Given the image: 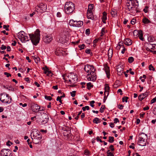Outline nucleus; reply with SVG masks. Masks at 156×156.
<instances>
[{"label": "nucleus", "instance_id": "28", "mask_svg": "<svg viewBox=\"0 0 156 156\" xmlns=\"http://www.w3.org/2000/svg\"><path fill=\"white\" fill-rule=\"evenodd\" d=\"M148 41L149 42H153L155 40V38L151 36H150L148 37Z\"/></svg>", "mask_w": 156, "mask_h": 156}, {"label": "nucleus", "instance_id": "41", "mask_svg": "<svg viewBox=\"0 0 156 156\" xmlns=\"http://www.w3.org/2000/svg\"><path fill=\"white\" fill-rule=\"evenodd\" d=\"M93 5L91 4L89 5L88 6V9L87 10H89V11H92V10L93 9Z\"/></svg>", "mask_w": 156, "mask_h": 156}, {"label": "nucleus", "instance_id": "59", "mask_svg": "<svg viewBox=\"0 0 156 156\" xmlns=\"http://www.w3.org/2000/svg\"><path fill=\"white\" fill-rule=\"evenodd\" d=\"M6 46L3 44L2 45L1 47V48L2 50H5L6 49Z\"/></svg>", "mask_w": 156, "mask_h": 156}, {"label": "nucleus", "instance_id": "62", "mask_svg": "<svg viewBox=\"0 0 156 156\" xmlns=\"http://www.w3.org/2000/svg\"><path fill=\"white\" fill-rule=\"evenodd\" d=\"M57 16L58 17H60L62 15L60 12H58L57 14Z\"/></svg>", "mask_w": 156, "mask_h": 156}, {"label": "nucleus", "instance_id": "18", "mask_svg": "<svg viewBox=\"0 0 156 156\" xmlns=\"http://www.w3.org/2000/svg\"><path fill=\"white\" fill-rule=\"evenodd\" d=\"M83 23L82 21H77L75 20L74 27H80L83 25Z\"/></svg>", "mask_w": 156, "mask_h": 156}, {"label": "nucleus", "instance_id": "64", "mask_svg": "<svg viewBox=\"0 0 156 156\" xmlns=\"http://www.w3.org/2000/svg\"><path fill=\"white\" fill-rule=\"evenodd\" d=\"M153 112L155 115H156V107H155L153 110Z\"/></svg>", "mask_w": 156, "mask_h": 156}, {"label": "nucleus", "instance_id": "1", "mask_svg": "<svg viewBox=\"0 0 156 156\" xmlns=\"http://www.w3.org/2000/svg\"><path fill=\"white\" fill-rule=\"evenodd\" d=\"M40 31L39 29L36 30L34 34H29L30 39L33 44L36 45L39 42L40 40Z\"/></svg>", "mask_w": 156, "mask_h": 156}, {"label": "nucleus", "instance_id": "35", "mask_svg": "<svg viewBox=\"0 0 156 156\" xmlns=\"http://www.w3.org/2000/svg\"><path fill=\"white\" fill-rule=\"evenodd\" d=\"M42 69L44 71V73L45 74L47 73L49 71L48 68L47 66H45V68H43Z\"/></svg>", "mask_w": 156, "mask_h": 156}, {"label": "nucleus", "instance_id": "6", "mask_svg": "<svg viewBox=\"0 0 156 156\" xmlns=\"http://www.w3.org/2000/svg\"><path fill=\"white\" fill-rule=\"evenodd\" d=\"M37 121L39 123L45 124L48 121V117L46 114L43 113V114L39 115L37 116Z\"/></svg>", "mask_w": 156, "mask_h": 156}, {"label": "nucleus", "instance_id": "48", "mask_svg": "<svg viewBox=\"0 0 156 156\" xmlns=\"http://www.w3.org/2000/svg\"><path fill=\"white\" fill-rule=\"evenodd\" d=\"M82 113V111H80L78 113L77 116L75 117V119L76 120H78L79 119V117L80 115Z\"/></svg>", "mask_w": 156, "mask_h": 156}, {"label": "nucleus", "instance_id": "54", "mask_svg": "<svg viewBox=\"0 0 156 156\" xmlns=\"http://www.w3.org/2000/svg\"><path fill=\"white\" fill-rule=\"evenodd\" d=\"M114 123H116L117 122H119V119L117 118H115L114 119Z\"/></svg>", "mask_w": 156, "mask_h": 156}, {"label": "nucleus", "instance_id": "57", "mask_svg": "<svg viewBox=\"0 0 156 156\" xmlns=\"http://www.w3.org/2000/svg\"><path fill=\"white\" fill-rule=\"evenodd\" d=\"M47 75L48 76H52V73L51 72L49 71L47 73Z\"/></svg>", "mask_w": 156, "mask_h": 156}, {"label": "nucleus", "instance_id": "51", "mask_svg": "<svg viewBox=\"0 0 156 156\" xmlns=\"http://www.w3.org/2000/svg\"><path fill=\"white\" fill-rule=\"evenodd\" d=\"M61 98H60L59 96H58L56 100L57 101H59V102L61 103H62V101L61 100Z\"/></svg>", "mask_w": 156, "mask_h": 156}, {"label": "nucleus", "instance_id": "58", "mask_svg": "<svg viewBox=\"0 0 156 156\" xmlns=\"http://www.w3.org/2000/svg\"><path fill=\"white\" fill-rule=\"evenodd\" d=\"M117 93H120V95H122V90H121V89H119L118 91H117Z\"/></svg>", "mask_w": 156, "mask_h": 156}, {"label": "nucleus", "instance_id": "45", "mask_svg": "<svg viewBox=\"0 0 156 156\" xmlns=\"http://www.w3.org/2000/svg\"><path fill=\"white\" fill-rule=\"evenodd\" d=\"M85 45L84 44H83L82 45H79V47L80 48V50H82L84 48Z\"/></svg>", "mask_w": 156, "mask_h": 156}, {"label": "nucleus", "instance_id": "50", "mask_svg": "<svg viewBox=\"0 0 156 156\" xmlns=\"http://www.w3.org/2000/svg\"><path fill=\"white\" fill-rule=\"evenodd\" d=\"M4 74L5 75H6L7 77L11 76V74L7 72H5L4 73Z\"/></svg>", "mask_w": 156, "mask_h": 156}, {"label": "nucleus", "instance_id": "27", "mask_svg": "<svg viewBox=\"0 0 156 156\" xmlns=\"http://www.w3.org/2000/svg\"><path fill=\"white\" fill-rule=\"evenodd\" d=\"M75 22V20H71L69 22V24L70 26L74 27Z\"/></svg>", "mask_w": 156, "mask_h": 156}, {"label": "nucleus", "instance_id": "23", "mask_svg": "<svg viewBox=\"0 0 156 156\" xmlns=\"http://www.w3.org/2000/svg\"><path fill=\"white\" fill-rule=\"evenodd\" d=\"M31 136L32 139L33 140L34 139H35V138L37 136H39V135L38 134L37 132H33L32 133H31Z\"/></svg>", "mask_w": 156, "mask_h": 156}, {"label": "nucleus", "instance_id": "43", "mask_svg": "<svg viewBox=\"0 0 156 156\" xmlns=\"http://www.w3.org/2000/svg\"><path fill=\"white\" fill-rule=\"evenodd\" d=\"M3 27V28L5 29L7 31H9V25H4Z\"/></svg>", "mask_w": 156, "mask_h": 156}, {"label": "nucleus", "instance_id": "47", "mask_svg": "<svg viewBox=\"0 0 156 156\" xmlns=\"http://www.w3.org/2000/svg\"><path fill=\"white\" fill-rule=\"evenodd\" d=\"M39 136V135L37 136L35 138V139L38 141H40L42 139V137L41 136Z\"/></svg>", "mask_w": 156, "mask_h": 156}, {"label": "nucleus", "instance_id": "29", "mask_svg": "<svg viewBox=\"0 0 156 156\" xmlns=\"http://www.w3.org/2000/svg\"><path fill=\"white\" fill-rule=\"evenodd\" d=\"M107 13L105 12H104L103 13V16H102V19H103V20H106L107 19Z\"/></svg>", "mask_w": 156, "mask_h": 156}, {"label": "nucleus", "instance_id": "37", "mask_svg": "<svg viewBox=\"0 0 156 156\" xmlns=\"http://www.w3.org/2000/svg\"><path fill=\"white\" fill-rule=\"evenodd\" d=\"M149 70H152L153 71H154L155 70V68L151 64L149 66Z\"/></svg>", "mask_w": 156, "mask_h": 156}, {"label": "nucleus", "instance_id": "34", "mask_svg": "<svg viewBox=\"0 0 156 156\" xmlns=\"http://www.w3.org/2000/svg\"><path fill=\"white\" fill-rule=\"evenodd\" d=\"M87 87L88 89L89 90L91 87H93V85L91 83H89L87 84Z\"/></svg>", "mask_w": 156, "mask_h": 156}, {"label": "nucleus", "instance_id": "4", "mask_svg": "<svg viewBox=\"0 0 156 156\" xmlns=\"http://www.w3.org/2000/svg\"><path fill=\"white\" fill-rule=\"evenodd\" d=\"M136 3H138L136 0H130L127 3L126 6L129 11L133 12L136 9L137 6Z\"/></svg>", "mask_w": 156, "mask_h": 156}, {"label": "nucleus", "instance_id": "63", "mask_svg": "<svg viewBox=\"0 0 156 156\" xmlns=\"http://www.w3.org/2000/svg\"><path fill=\"white\" fill-rule=\"evenodd\" d=\"M114 154L113 153L111 152L108 153V156H114Z\"/></svg>", "mask_w": 156, "mask_h": 156}, {"label": "nucleus", "instance_id": "11", "mask_svg": "<svg viewBox=\"0 0 156 156\" xmlns=\"http://www.w3.org/2000/svg\"><path fill=\"white\" fill-rule=\"evenodd\" d=\"M43 41L45 43H49L52 39V37L51 35H47L43 38Z\"/></svg>", "mask_w": 156, "mask_h": 156}, {"label": "nucleus", "instance_id": "5", "mask_svg": "<svg viewBox=\"0 0 156 156\" xmlns=\"http://www.w3.org/2000/svg\"><path fill=\"white\" fill-rule=\"evenodd\" d=\"M0 100L3 103L10 104L11 102L12 98L9 94L4 93L0 94Z\"/></svg>", "mask_w": 156, "mask_h": 156}, {"label": "nucleus", "instance_id": "12", "mask_svg": "<svg viewBox=\"0 0 156 156\" xmlns=\"http://www.w3.org/2000/svg\"><path fill=\"white\" fill-rule=\"evenodd\" d=\"M11 152L9 149H3L1 152V156H9Z\"/></svg>", "mask_w": 156, "mask_h": 156}, {"label": "nucleus", "instance_id": "26", "mask_svg": "<svg viewBox=\"0 0 156 156\" xmlns=\"http://www.w3.org/2000/svg\"><path fill=\"white\" fill-rule=\"evenodd\" d=\"M142 21L144 24H147L150 23V21L146 17H144L142 20Z\"/></svg>", "mask_w": 156, "mask_h": 156}, {"label": "nucleus", "instance_id": "19", "mask_svg": "<svg viewBox=\"0 0 156 156\" xmlns=\"http://www.w3.org/2000/svg\"><path fill=\"white\" fill-rule=\"evenodd\" d=\"M65 37H64L61 36H59L57 38V41L58 42L61 43H63L65 42Z\"/></svg>", "mask_w": 156, "mask_h": 156}, {"label": "nucleus", "instance_id": "36", "mask_svg": "<svg viewBox=\"0 0 156 156\" xmlns=\"http://www.w3.org/2000/svg\"><path fill=\"white\" fill-rule=\"evenodd\" d=\"M128 62L129 63H132L134 61V58L133 57H129L128 58Z\"/></svg>", "mask_w": 156, "mask_h": 156}, {"label": "nucleus", "instance_id": "25", "mask_svg": "<svg viewBox=\"0 0 156 156\" xmlns=\"http://www.w3.org/2000/svg\"><path fill=\"white\" fill-rule=\"evenodd\" d=\"M149 47L150 48L151 50L153 51V52L156 51V47L155 45L154 44H150L149 45Z\"/></svg>", "mask_w": 156, "mask_h": 156}, {"label": "nucleus", "instance_id": "40", "mask_svg": "<svg viewBox=\"0 0 156 156\" xmlns=\"http://www.w3.org/2000/svg\"><path fill=\"white\" fill-rule=\"evenodd\" d=\"M128 97H123L122 98V101L124 102V101H125L126 102H127V100L128 99Z\"/></svg>", "mask_w": 156, "mask_h": 156}, {"label": "nucleus", "instance_id": "9", "mask_svg": "<svg viewBox=\"0 0 156 156\" xmlns=\"http://www.w3.org/2000/svg\"><path fill=\"white\" fill-rule=\"evenodd\" d=\"M87 77L89 81H95L97 78V76L95 73H90L87 74Z\"/></svg>", "mask_w": 156, "mask_h": 156}, {"label": "nucleus", "instance_id": "14", "mask_svg": "<svg viewBox=\"0 0 156 156\" xmlns=\"http://www.w3.org/2000/svg\"><path fill=\"white\" fill-rule=\"evenodd\" d=\"M117 70L118 72V74L119 75H121L123 73V69L122 66L119 65L117 66Z\"/></svg>", "mask_w": 156, "mask_h": 156}, {"label": "nucleus", "instance_id": "49", "mask_svg": "<svg viewBox=\"0 0 156 156\" xmlns=\"http://www.w3.org/2000/svg\"><path fill=\"white\" fill-rule=\"evenodd\" d=\"M33 141L34 143H35L36 144H38L40 142L39 141L37 140L36 139H34L33 140Z\"/></svg>", "mask_w": 156, "mask_h": 156}, {"label": "nucleus", "instance_id": "13", "mask_svg": "<svg viewBox=\"0 0 156 156\" xmlns=\"http://www.w3.org/2000/svg\"><path fill=\"white\" fill-rule=\"evenodd\" d=\"M31 108L33 112H36L39 111L40 107L36 104L32 103L31 105Z\"/></svg>", "mask_w": 156, "mask_h": 156}, {"label": "nucleus", "instance_id": "60", "mask_svg": "<svg viewBox=\"0 0 156 156\" xmlns=\"http://www.w3.org/2000/svg\"><path fill=\"white\" fill-rule=\"evenodd\" d=\"M123 106L122 105H119L118 106V108L120 109H123Z\"/></svg>", "mask_w": 156, "mask_h": 156}, {"label": "nucleus", "instance_id": "56", "mask_svg": "<svg viewBox=\"0 0 156 156\" xmlns=\"http://www.w3.org/2000/svg\"><path fill=\"white\" fill-rule=\"evenodd\" d=\"M69 83H75V81H74V80H71L70 79H69Z\"/></svg>", "mask_w": 156, "mask_h": 156}, {"label": "nucleus", "instance_id": "55", "mask_svg": "<svg viewBox=\"0 0 156 156\" xmlns=\"http://www.w3.org/2000/svg\"><path fill=\"white\" fill-rule=\"evenodd\" d=\"M95 101H90V106L92 107H94V103Z\"/></svg>", "mask_w": 156, "mask_h": 156}, {"label": "nucleus", "instance_id": "32", "mask_svg": "<svg viewBox=\"0 0 156 156\" xmlns=\"http://www.w3.org/2000/svg\"><path fill=\"white\" fill-rule=\"evenodd\" d=\"M114 141V137L113 136H109L108 142L110 143H112Z\"/></svg>", "mask_w": 156, "mask_h": 156}, {"label": "nucleus", "instance_id": "31", "mask_svg": "<svg viewBox=\"0 0 156 156\" xmlns=\"http://www.w3.org/2000/svg\"><path fill=\"white\" fill-rule=\"evenodd\" d=\"M93 122L94 123L98 124L100 122V121L98 118H95L93 120Z\"/></svg>", "mask_w": 156, "mask_h": 156}, {"label": "nucleus", "instance_id": "46", "mask_svg": "<svg viewBox=\"0 0 156 156\" xmlns=\"http://www.w3.org/2000/svg\"><path fill=\"white\" fill-rule=\"evenodd\" d=\"M109 149H110L112 151H113L114 150V146L113 145H111L109 147Z\"/></svg>", "mask_w": 156, "mask_h": 156}, {"label": "nucleus", "instance_id": "7", "mask_svg": "<svg viewBox=\"0 0 156 156\" xmlns=\"http://www.w3.org/2000/svg\"><path fill=\"white\" fill-rule=\"evenodd\" d=\"M17 37L22 42H25L29 40V37L25 35L23 31H21L17 34Z\"/></svg>", "mask_w": 156, "mask_h": 156}, {"label": "nucleus", "instance_id": "15", "mask_svg": "<svg viewBox=\"0 0 156 156\" xmlns=\"http://www.w3.org/2000/svg\"><path fill=\"white\" fill-rule=\"evenodd\" d=\"M87 15L88 19L92 20H94V17L92 12L91 11H89V9L87 10Z\"/></svg>", "mask_w": 156, "mask_h": 156}, {"label": "nucleus", "instance_id": "17", "mask_svg": "<svg viewBox=\"0 0 156 156\" xmlns=\"http://www.w3.org/2000/svg\"><path fill=\"white\" fill-rule=\"evenodd\" d=\"M68 77L71 80L75 81V83L77 81V78L76 75H74V74L72 73H70Z\"/></svg>", "mask_w": 156, "mask_h": 156}, {"label": "nucleus", "instance_id": "53", "mask_svg": "<svg viewBox=\"0 0 156 156\" xmlns=\"http://www.w3.org/2000/svg\"><path fill=\"white\" fill-rule=\"evenodd\" d=\"M136 19H133L131 21V23L132 25H134L136 23Z\"/></svg>", "mask_w": 156, "mask_h": 156}, {"label": "nucleus", "instance_id": "38", "mask_svg": "<svg viewBox=\"0 0 156 156\" xmlns=\"http://www.w3.org/2000/svg\"><path fill=\"white\" fill-rule=\"evenodd\" d=\"M45 98L47 100H48L49 101H51L52 99V98L50 96H47V95L45 96Z\"/></svg>", "mask_w": 156, "mask_h": 156}, {"label": "nucleus", "instance_id": "42", "mask_svg": "<svg viewBox=\"0 0 156 156\" xmlns=\"http://www.w3.org/2000/svg\"><path fill=\"white\" fill-rule=\"evenodd\" d=\"M76 91H73L72 92H70V94L71 96L72 97H75L76 95Z\"/></svg>", "mask_w": 156, "mask_h": 156}, {"label": "nucleus", "instance_id": "10", "mask_svg": "<svg viewBox=\"0 0 156 156\" xmlns=\"http://www.w3.org/2000/svg\"><path fill=\"white\" fill-rule=\"evenodd\" d=\"M47 5L43 3H40L39 5H37L35 7L36 10L38 12L37 10H38L39 9L42 11H45L47 9Z\"/></svg>", "mask_w": 156, "mask_h": 156}, {"label": "nucleus", "instance_id": "52", "mask_svg": "<svg viewBox=\"0 0 156 156\" xmlns=\"http://www.w3.org/2000/svg\"><path fill=\"white\" fill-rule=\"evenodd\" d=\"M156 101V97L153 98L151 101V104L153 103Z\"/></svg>", "mask_w": 156, "mask_h": 156}, {"label": "nucleus", "instance_id": "3", "mask_svg": "<svg viewBox=\"0 0 156 156\" xmlns=\"http://www.w3.org/2000/svg\"><path fill=\"white\" fill-rule=\"evenodd\" d=\"M139 141L138 144L140 146H144L146 145V142L147 139V134L144 133H141L139 135Z\"/></svg>", "mask_w": 156, "mask_h": 156}, {"label": "nucleus", "instance_id": "8", "mask_svg": "<svg viewBox=\"0 0 156 156\" xmlns=\"http://www.w3.org/2000/svg\"><path fill=\"white\" fill-rule=\"evenodd\" d=\"M85 71L88 73H94L96 70L95 68L92 65L87 64L85 66Z\"/></svg>", "mask_w": 156, "mask_h": 156}, {"label": "nucleus", "instance_id": "30", "mask_svg": "<svg viewBox=\"0 0 156 156\" xmlns=\"http://www.w3.org/2000/svg\"><path fill=\"white\" fill-rule=\"evenodd\" d=\"M111 14L112 17H115L117 15V12L116 10H114V11H112L111 12Z\"/></svg>", "mask_w": 156, "mask_h": 156}, {"label": "nucleus", "instance_id": "20", "mask_svg": "<svg viewBox=\"0 0 156 156\" xmlns=\"http://www.w3.org/2000/svg\"><path fill=\"white\" fill-rule=\"evenodd\" d=\"M109 90L110 87H109L108 84H105V87L104 94L105 95H106V93H107V97L109 94Z\"/></svg>", "mask_w": 156, "mask_h": 156}, {"label": "nucleus", "instance_id": "44", "mask_svg": "<svg viewBox=\"0 0 156 156\" xmlns=\"http://www.w3.org/2000/svg\"><path fill=\"white\" fill-rule=\"evenodd\" d=\"M105 28H102L101 29V37H102L103 36V35H104V34L105 33Z\"/></svg>", "mask_w": 156, "mask_h": 156}, {"label": "nucleus", "instance_id": "21", "mask_svg": "<svg viewBox=\"0 0 156 156\" xmlns=\"http://www.w3.org/2000/svg\"><path fill=\"white\" fill-rule=\"evenodd\" d=\"M125 44L127 46H129L132 44V41L129 38L125 39L124 41Z\"/></svg>", "mask_w": 156, "mask_h": 156}, {"label": "nucleus", "instance_id": "24", "mask_svg": "<svg viewBox=\"0 0 156 156\" xmlns=\"http://www.w3.org/2000/svg\"><path fill=\"white\" fill-rule=\"evenodd\" d=\"M138 36L139 39L143 41L144 38H143V34L142 31L140 30L138 32Z\"/></svg>", "mask_w": 156, "mask_h": 156}, {"label": "nucleus", "instance_id": "33", "mask_svg": "<svg viewBox=\"0 0 156 156\" xmlns=\"http://www.w3.org/2000/svg\"><path fill=\"white\" fill-rule=\"evenodd\" d=\"M105 108V105H102L100 110V112L101 113L103 112L104 111V110Z\"/></svg>", "mask_w": 156, "mask_h": 156}, {"label": "nucleus", "instance_id": "39", "mask_svg": "<svg viewBox=\"0 0 156 156\" xmlns=\"http://www.w3.org/2000/svg\"><path fill=\"white\" fill-rule=\"evenodd\" d=\"M82 109L83 111H85L86 109L88 110L89 109V107L88 106H85V107H83Z\"/></svg>", "mask_w": 156, "mask_h": 156}, {"label": "nucleus", "instance_id": "61", "mask_svg": "<svg viewBox=\"0 0 156 156\" xmlns=\"http://www.w3.org/2000/svg\"><path fill=\"white\" fill-rule=\"evenodd\" d=\"M34 59L35 60V62H36V63H37L39 61V58H35V57H34Z\"/></svg>", "mask_w": 156, "mask_h": 156}, {"label": "nucleus", "instance_id": "22", "mask_svg": "<svg viewBox=\"0 0 156 156\" xmlns=\"http://www.w3.org/2000/svg\"><path fill=\"white\" fill-rule=\"evenodd\" d=\"M147 92L140 94L138 96L139 99L141 101L142 100L147 96Z\"/></svg>", "mask_w": 156, "mask_h": 156}, {"label": "nucleus", "instance_id": "16", "mask_svg": "<svg viewBox=\"0 0 156 156\" xmlns=\"http://www.w3.org/2000/svg\"><path fill=\"white\" fill-rule=\"evenodd\" d=\"M105 70L107 77L108 78H109L110 75L109 68L106 64L105 65Z\"/></svg>", "mask_w": 156, "mask_h": 156}, {"label": "nucleus", "instance_id": "2", "mask_svg": "<svg viewBox=\"0 0 156 156\" xmlns=\"http://www.w3.org/2000/svg\"><path fill=\"white\" fill-rule=\"evenodd\" d=\"M75 9V5L73 2H66L65 6V10L67 14H70L72 13Z\"/></svg>", "mask_w": 156, "mask_h": 156}]
</instances>
